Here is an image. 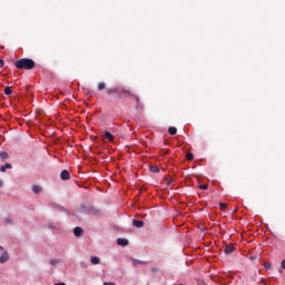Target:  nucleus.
Returning a JSON list of instances; mask_svg holds the SVG:
<instances>
[{
    "mask_svg": "<svg viewBox=\"0 0 285 285\" xmlns=\"http://www.w3.org/2000/svg\"><path fill=\"white\" fill-rule=\"evenodd\" d=\"M10 259V256L8 255V252H3L0 256V264H6Z\"/></svg>",
    "mask_w": 285,
    "mask_h": 285,
    "instance_id": "39448f33",
    "label": "nucleus"
},
{
    "mask_svg": "<svg viewBox=\"0 0 285 285\" xmlns=\"http://www.w3.org/2000/svg\"><path fill=\"white\" fill-rule=\"evenodd\" d=\"M4 95H7V96L12 95V88L6 87V88H4Z\"/></svg>",
    "mask_w": 285,
    "mask_h": 285,
    "instance_id": "a211bd4d",
    "label": "nucleus"
},
{
    "mask_svg": "<svg viewBox=\"0 0 285 285\" xmlns=\"http://www.w3.org/2000/svg\"><path fill=\"white\" fill-rule=\"evenodd\" d=\"M150 171H151V173H159V167H157V166H151V167H150Z\"/></svg>",
    "mask_w": 285,
    "mask_h": 285,
    "instance_id": "412c9836",
    "label": "nucleus"
},
{
    "mask_svg": "<svg viewBox=\"0 0 285 285\" xmlns=\"http://www.w3.org/2000/svg\"><path fill=\"white\" fill-rule=\"evenodd\" d=\"M282 268H284V271H285V259L282 261Z\"/></svg>",
    "mask_w": 285,
    "mask_h": 285,
    "instance_id": "a878e982",
    "label": "nucleus"
},
{
    "mask_svg": "<svg viewBox=\"0 0 285 285\" xmlns=\"http://www.w3.org/2000/svg\"><path fill=\"white\" fill-rule=\"evenodd\" d=\"M60 179H62V181H68V179H70V171L63 169L60 174Z\"/></svg>",
    "mask_w": 285,
    "mask_h": 285,
    "instance_id": "20e7f679",
    "label": "nucleus"
},
{
    "mask_svg": "<svg viewBox=\"0 0 285 285\" xmlns=\"http://www.w3.org/2000/svg\"><path fill=\"white\" fill-rule=\"evenodd\" d=\"M118 246H128V239L126 238H118L117 239Z\"/></svg>",
    "mask_w": 285,
    "mask_h": 285,
    "instance_id": "9d476101",
    "label": "nucleus"
},
{
    "mask_svg": "<svg viewBox=\"0 0 285 285\" xmlns=\"http://www.w3.org/2000/svg\"><path fill=\"white\" fill-rule=\"evenodd\" d=\"M198 188L200 190H208V185H199Z\"/></svg>",
    "mask_w": 285,
    "mask_h": 285,
    "instance_id": "5701e85b",
    "label": "nucleus"
},
{
    "mask_svg": "<svg viewBox=\"0 0 285 285\" xmlns=\"http://www.w3.org/2000/svg\"><path fill=\"white\" fill-rule=\"evenodd\" d=\"M108 97L116 96V99H124L128 96H132V91L130 89H126L121 86H116L107 89Z\"/></svg>",
    "mask_w": 285,
    "mask_h": 285,
    "instance_id": "f257e3e1",
    "label": "nucleus"
},
{
    "mask_svg": "<svg viewBox=\"0 0 285 285\" xmlns=\"http://www.w3.org/2000/svg\"><path fill=\"white\" fill-rule=\"evenodd\" d=\"M12 165L10 163H7L0 167V173H6V169H11Z\"/></svg>",
    "mask_w": 285,
    "mask_h": 285,
    "instance_id": "9b49d317",
    "label": "nucleus"
},
{
    "mask_svg": "<svg viewBox=\"0 0 285 285\" xmlns=\"http://www.w3.org/2000/svg\"><path fill=\"white\" fill-rule=\"evenodd\" d=\"M234 252H235V246L234 245H227L225 247L226 255H230V253H234Z\"/></svg>",
    "mask_w": 285,
    "mask_h": 285,
    "instance_id": "1a4fd4ad",
    "label": "nucleus"
},
{
    "mask_svg": "<svg viewBox=\"0 0 285 285\" xmlns=\"http://www.w3.org/2000/svg\"><path fill=\"white\" fill-rule=\"evenodd\" d=\"M3 66H6V61H3V59H0V68H3Z\"/></svg>",
    "mask_w": 285,
    "mask_h": 285,
    "instance_id": "393cba45",
    "label": "nucleus"
},
{
    "mask_svg": "<svg viewBox=\"0 0 285 285\" xmlns=\"http://www.w3.org/2000/svg\"><path fill=\"white\" fill-rule=\"evenodd\" d=\"M55 285H66V283H56Z\"/></svg>",
    "mask_w": 285,
    "mask_h": 285,
    "instance_id": "c756f323",
    "label": "nucleus"
},
{
    "mask_svg": "<svg viewBox=\"0 0 285 285\" xmlns=\"http://www.w3.org/2000/svg\"><path fill=\"white\" fill-rule=\"evenodd\" d=\"M98 90H106V82H99L98 83Z\"/></svg>",
    "mask_w": 285,
    "mask_h": 285,
    "instance_id": "f3484780",
    "label": "nucleus"
},
{
    "mask_svg": "<svg viewBox=\"0 0 285 285\" xmlns=\"http://www.w3.org/2000/svg\"><path fill=\"white\" fill-rule=\"evenodd\" d=\"M49 264H50L51 266H57V264H59V259L52 258V259L49 261Z\"/></svg>",
    "mask_w": 285,
    "mask_h": 285,
    "instance_id": "6ab92c4d",
    "label": "nucleus"
},
{
    "mask_svg": "<svg viewBox=\"0 0 285 285\" xmlns=\"http://www.w3.org/2000/svg\"><path fill=\"white\" fill-rule=\"evenodd\" d=\"M13 66L18 68V70H32L36 63L35 60L30 58H22L13 62Z\"/></svg>",
    "mask_w": 285,
    "mask_h": 285,
    "instance_id": "f03ea898",
    "label": "nucleus"
},
{
    "mask_svg": "<svg viewBox=\"0 0 285 285\" xmlns=\"http://www.w3.org/2000/svg\"><path fill=\"white\" fill-rule=\"evenodd\" d=\"M137 264H146V262L136 261Z\"/></svg>",
    "mask_w": 285,
    "mask_h": 285,
    "instance_id": "cd10ccee",
    "label": "nucleus"
},
{
    "mask_svg": "<svg viewBox=\"0 0 285 285\" xmlns=\"http://www.w3.org/2000/svg\"><path fill=\"white\" fill-rule=\"evenodd\" d=\"M3 187V180L0 179V188Z\"/></svg>",
    "mask_w": 285,
    "mask_h": 285,
    "instance_id": "bb28decb",
    "label": "nucleus"
},
{
    "mask_svg": "<svg viewBox=\"0 0 285 285\" xmlns=\"http://www.w3.org/2000/svg\"><path fill=\"white\" fill-rule=\"evenodd\" d=\"M168 132H169V135H177V128L176 127H169Z\"/></svg>",
    "mask_w": 285,
    "mask_h": 285,
    "instance_id": "2eb2a0df",
    "label": "nucleus"
},
{
    "mask_svg": "<svg viewBox=\"0 0 285 285\" xmlns=\"http://www.w3.org/2000/svg\"><path fill=\"white\" fill-rule=\"evenodd\" d=\"M4 224H12V218L10 217L4 218Z\"/></svg>",
    "mask_w": 285,
    "mask_h": 285,
    "instance_id": "b1692460",
    "label": "nucleus"
},
{
    "mask_svg": "<svg viewBox=\"0 0 285 285\" xmlns=\"http://www.w3.org/2000/svg\"><path fill=\"white\" fill-rule=\"evenodd\" d=\"M227 207L226 203H219L220 210H226Z\"/></svg>",
    "mask_w": 285,
    "mask_h": 285,
    "instance_id": "4be33fe9",
    "label": "nucleus"
},
{
    "mask_svg": "<svg viewBox=\"0 0 285 285\" xmlns=\"http://www.w3.org/2000/svg\"><path fill=\"white\" fill-rule=\"evenodd\" d=\"M132 226H135L136 228H144V220L134 219Z\"/></svg>",
    "mask_w": 285,
    "mask_h": 285,
    "instance_id": "6e6552de",
    "label": "nucleus"
},
{
    "mask_svg": "<svg viewBox=\"0 0 285 285\" xmlns=\"http://www.w3.org/2000/svg\"><path fill=\"white\" fill-rule=\"evenodd\" d=\"M32 191L36 194H39V193H41V188L39 186H33Z\"/></svg>",
    "mask_w": 285,
    "mask_h": 285,
    "instance_id": "aec40b11",
    "label": "nucleus"
},
{
    "mask_svg": "<svg viewBox=\"0 0 285 285\" xmlns=\"http://www.w3.org/2000/svg\"><path fill=\"white\" fill-rule=\"evenodd\" d=\"M100 259H99V257H97V256H92L91 257V264L94 265V266H97V264H100Z\"/></svg>",
    "mask_w": 285,
    "mask_h": 285,
    "instance_id": "ddd939ff",
    "label": "nucleus"
},
{
    "mask_svg": "<svg viewBox=\"0 0 285 285\" xmlns=\"http://www.w3.org/2000/svg\"><path fill=\"white\" fill-rule=\"evenodd\" d=\"M10 156L6 151L0 153V159H8Z\"/></svg>",
    "mask_w": 285,
    "mask_h": 285,
    "instance_id": "dca6fc26",
    "label": "nucleus"
},
{
    "mask_svg": "<svg viewBox=\"0 0 285 285\" xmlns=\"http://www.w3.org/2000/svg\"><path fill=\"white\" fill-rule=\"evenodd\" d=\"M135 99L136 101V110H144V105H141V100L139 99V96L132 94V96H128Z\"/></svg>",
    "mask_w": 285,
    "mask_h": 285,
    "instance_id": "7ed1b4c3",
    "label": "nucleus"
},
{
    "mask_svg": "<svg viewBox=\"0 0 285 285\" xmlns=\"http://www.w3.org/2000/svg\"><path fill=\"white\" fill-rule=\"evenodd\" d=\"M102 139H108V141H115V136L110 131H106Z\"/></svg>",
    "mask_w": 285,
    "mask_h": 285,
    "instance_id": "423d86ee",
    "label": "nucleus"
},
{
    "mask_svg": "<svg viewBox=\"0 0 285 285\" xmlns=\"http://www.w3.org/2000/svg\"><path fill=\"white\" fill-rule=\"evenodd\" d=\"M186 159L187 161H193L195 159V155H193V153H188L186 154Z\"/></svg>",
    "mask_w": 285,
    "mask_h": 285,
    "instance_id": "4468645a",
    "label": "nucleus"
},
{
    "mask_svg": "<svg viewBox=\"0 0 285 285\" xmlns=\"http://www.w3.org/2000/svg\"><path fill=\"white\" fill-rule=\"evenodd\" d=\"M265 268H271V265L269 264L265 265Z\"/></svg>",
    "mask_w": 285,
    "mask_h": 285,
    "instance_id": "7c9ffc66",
    "label": "nucleus"
},
{
    "mask_svg": "<svg viewBox=\"0 0 285 285\" xmlns=\"http://www.w3.org/2000/svg\"><path fill=\"white\" fill-rule=\"evenodd\" d=\"M104 285H115V283H104Z\"/></svg>",
    "mask_w": 285,
    "mask_h": 285,
    "instance_id": "c85d7f7f",
    "label": "nucleus"
},
{
    "mask_svg": "<svg viewBox=\"0 0 285 285\" xmlns=\"http://www.w3.org/2000/svg\"><path fill=\"white\" fill-rule=\"evenodd\" d=\"M89 213H91V215H100L101 210H99L97 207H91L89 208Z\"/></svg>",
    "mask_w": 285,
    "mask_h": 285,
    "instance_id": "f8f14e48",
    "label": "nucleus"
},
{
    "mask_svg": "<svg viewBox=\"0 0 285 285\" xmlns=\"http://www.w3.org/2000/svg\"><path fill=\"white\" fill-rule=\"evenodd\" d=\"M49 228H55V226H52V225H49Z\"/></svg>",
    "mask_w": 285,
    "mask_h": 285,
    "instance_id": "2f4dec72",
    "label": "nucleus"
},
{
    "mask_svg": "<svg viewBox=\"0 0 285 285\" xmlns=\"http://www.w3.org/2000/svg\"><path fill=\"white\" fill-rule=\"evenodd\" d=\"M73 235L75 237H81V235H83V229L81 227L73 228Z\"/></svg>",
    "mask_w": 285,
    "mask_h": 285,
    "instance_id": "0eeeda50",
    "label": "nucleus"
}]
</instances>
